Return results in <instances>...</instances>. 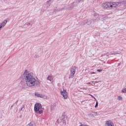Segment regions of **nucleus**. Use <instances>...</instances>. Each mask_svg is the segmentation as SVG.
I'll use <instances>...</instances> for the list:
<instances>
[{"label":"nucleus","mask_w":126,"mask_h":126,"mask_svg":"<svg viewBox=\"0 0 126 126\" xmlns=\"http://www.w3.org/2000/svg\"><path fill=\"white\" fill-rule=\"evenodd\" d=\"M23 78L25 79L26 85L28 87L34 88L40 84V81L36 80L34 77L33 73H30L27 69L25 70L23 75Z\"/></svg>","instance_id":"nucleus-1"},{"label":"nucleus","mask_w":126,"mask_h":126,"mask_svg":"<svg viewBox=\"0 0 126 126\" xmlns=\"http://www.w3.org/2000/svg\"><path fill=\"white\" fill-rule=\"evenodd\" d=\"M111 5L112 9L123 6V9H125V8H126V0L120 2H111Z\"/></svg>","instance_id":"nucleus-2"},{"label":"nucleus","mask_w":126,"mask_h":126,"mask_svg":"<svg viewBox=\"0 0 126 126\" xmlns=\"http://www.w3.org/2000/svg\"><path fill=\"white\" fill-rule=\"evenodd\" d=\"M101 6L102 8L104 9H107V10H110V9H112V2L104 3L102 4Z\"/></svg>","instance_id":"nucleus-3"},{"label":"nucleus","mask_w":126,"mask_h":126,"mask_svg":"<svg viewBox=\"0 0 126 126\" xmlns=\"http://www.w3.org/2000/svg\"><path fill=\"white\" fill-rule=\"evenodd\" d=\"M70 72L69 75V78H73L74 77V74H75V70H76V66H74L71 67L70 69Z\"/></svg>","instance_id":"nucleus-4"},{"label":"nucleus","mask_w":126,"mask_h":126,"mask_svg":"<svg viewBox=\"0 0 126 126\" xmlns=\"http://www.w3.org/2000/svg\"><path fill=\"white\" fill-rule=\"evenodd\" d=\"M42 109V104L41 103H37L34 105V111L35 113H38L39 110Z\"/></svg>","instance_id":"nucleus-5"},{"label":"nucleus","mask_w":126,"mask_h":126,"mask_svg":"<svg viewBox=\"0 0 126 126\" xmlns=\"http://www.w3.org/2000/svg\"><path fill=\"white\" fill-rule=\"evenodd\" d=\"M59 122H60L62 125L63 126H65L66 125V122H65V119H64V117L62 116L61 118L58 119Z\"/></svg>","instance_id":"nucleus-6"},{"label":"nucleus","mask_w":126,"mask_h":126,"mask_svg":"<svg viewBox=\"0 0 126 126\" xmlns=\"http://www.w3.org/2000/svg\"><path fill=\"white\" fill-rule=\"evenodd\" d=\"M61 94L63 97L64 99H67V92H66L65 90H63V91H61Z\"/></svg>","instance_id":"nucleus-7"},{"label":"nucleus","mask_w":126,"mask_h":126,"mask_svg":"<svg viewBox=\"0 0 126 126\" xmlns=\"http://www.w3.org/2000/svg\"><path fill=\"white\" fill-rule=\"evenodd\" d=\"M6 23H7V20H4L2 23H0V28H3Z\"/></svg>","instance_id":"nucleus-8"},{"label":"nucleus","mask_w":126,"mask_h":126,"mask_svg":"<svg viewBox=\"0 0 126 126\" xmlns=\"http://www.w3.org/2000/svg\"><path fill=\"white\" fill-rule=\"evenodd\" d=\"M35 95L36 97H39L40 98H44V99H47V96L46 95H44L38 93H35Z\"/></svg>","instance_id":"nucleus-9"},{"label":"nucleus","mask_w":126,"mask_h":126,"mask_svg":"<svg viewBox=\"0 0 126 126\" xmlns=\"http://www.w3.org/2000/svg\"><path fill=\"white\" fill-rule=\"evenodd\" d=\"M51 1H52V0H49L46 2V6H47V7H50V6H51Z\"/></svg>","instance_id":"nucleus-10"},{"label":"nucleus","mask_w":126,"mask_h":126,"mask_svg":"<svg viewBox=\"0 0 126 126\" xmlns=\"http://www.w3.org/2000/svg\"><path fill=\"white\" fill-rule=\"evenodd\" d=\"M112 123H113V122H112V121L111 120H109V121L106 122L105 125L107 126H110Z\"/></svg>","instance_id":"nucleus-11"},{"label":"nucleus","mask_w":126,"mask_h":126,"mask_svg":"<svg viewBox=\"0 0 126 126\" xmlns=\"http://www.w3.org/2000/svg\"><path fill=\"white\" fill-rule=\"evenodd\" d=\"M47 80H49V81H53V75H50L47 77Z\"/></svg>","instance_id":"nucleus-12"},{"label":"nucleus","mask_w":126,"mask_h":126,"mask_svg":"<svg viewBox=\"0 0 126 126\" xmlns=\"http://www.w3.org/2000/svg\"><path fill=\"white\" fill-rule=\"evenodd\" d=\"M111 55H119V54H121V53L114 51V52H111Z\"/></svg>","instance_id":"nucleus-13"},{"label":"nucleus","mask_w":126,"mask_h":126,"mask_svg":"<svg viewBox=\"0 0 126 126\" xmlns=\"http://www.w3.org/2000/svg\"><path fill=\"white\" fill-rule=\"evenodd\" d=\"M29 25H28V23H26L24 26H23V28H27V27H28Z\"/></svg>","instance_id":"nucleus-14"},{"label":"nucleus","mask_w":126,"mask_h":126,"mask_svg":"<svg viewBox=\"0 0 126 126\" xmlns=\"http://www.w3.org/2000/svg\"><path fill=\"white\" fill-rule=\"evenodd\" d=\"M88 117H90V118H92V117H94V115L92 113L88 114Z\"/></svg>","instance_id":"nucleus-15"},{"label":"nucleus","mask_w":126,"mask_h":126,"mask_svg":"<svg viewBox=\"0 0 126 126\" xmlns=\"http://www.w3.org/2000/svg\"><path fill=\"white\" fill-rule=\"evenodd\" d=\"M48 8H49L47 7V6H46V5H45V6H43L42 7V9H43V10H47V9H48Z\"/></svg>","instance_id":"nucleus-16"},{"label":"nucleus","mask_w":126,"mask_h":126,"mask_svg":"<svg viewBox=\"0 0 126 126\" xmlns=\"http://www.w3.org/2000/svg\"><path fill=\"white\" fill-rule=\"evenodd\" d=\"M27 126H35L33 125V123H32V122H31Z\"/></svg>","instance_id":"nucleus-17"},{"label":"nucleus","mask_w":126,"mask_h":126,"mask_svg":"<svg viewBox=\"0 0 126 126\" xmlns=\"http://www.w3.org/2000/svg\"><path fill=\"white\" fill-rule=\"evenodd\" d=\"M36 113H37L38 114H43V110H38V111Z\"/></svg>","instance_id":"nucleus-18"},{"label":"nucleus","mask_w":126,"mask_h":126,"mask_svg":"<svg viewBox=\"0 0 126 126\" xmlns=\"http://www.w3.org/2000/svg\"><path fill=\"white\" fill-rule=\"evenodd\" d=\"M93 114L94 115V117L95 116H98V114H97V112H93Z\"/></svg>","instance_id":"nucleus-19"},{"label":"nucleus","mask_w":126,"mask_h":126,"mask_svg":"<svg viewBox=\"0 0 126 126\" xmlns=\"http://www.w3.org/2000/svg\"><path fill=\"white\" fill-rule=\"evenodd\" d=\"M63 10H64V8H60L59 10V11H63Z\"/></svg>","instance_id":"nucleus-20"},{"label":"nucleus","mask_w":126,"mask_h":126,"mask_svg":"<svg viewBox=\"0 0 126 126\" xmlns=\"http://www.w3.org/2000/svg\"><path fill=\"white\" fill-rule=\"evenodd\" d=\"M85 23H87V24H88V25L91 24V22L89 23V20H88V22L86 21V22H85Z\"/></svg>","instance_id":"nucleus-21"},{"label":"nucleus","mask_w":126,"mask_h":126,"mask_svg":"<svg viewBox=\"0 0 126 126\" xmlns=\"http://www.w3.org/2000/svg\"><path fill=\"white\" fill-rule=\"evenodd\" d=\"M122 99L123 98L121 96L118 97V100H122Z\"/></svg>","instance_id":"nucleus-22"},{"label":"nucleus","mask_w":126,"mask_h":126,"mask_svg":"<svg viewBox=\"0 0 126 126\" xmlns=\"http://www.w3.org/2000/svg\"><path fill=\"white\" fill-rule=\"evenodd\" d=\"M34 58L35 59H38L39 58V55H34Z\"/></svg>","instance_id":"nucleus-23"},{"label":"nucleus","mask_w":126,"mask_h":126,"mask_svg":"<svg viewBox=\"0 0 126 126\" xmlns=\"http://www.w3.org/2000/svg\"><path fill=\"white\" fill-rule=\"evenodd\" d=\"M98 101H96V104H95V108H97V107H98Z\"/></svg>","instance_id":"nucleus-24"},{"label":"nucleus","mask_w":126,"mask_h":126,"mask_svg":"<svg viewBox=\"0 0 126 126\" xmlns=\"http://www.w3.org/2000/svg\"><path fill=\"white\" fill-rule=\"evenodd\" d=\"M90 95L91 96V97H92V98L94 99V100H96V98H95V97H94V96L92 95V94H90Z\"/></svg>","instance_id":"nucleus-25"},{"label":"nucleus","mask_w":126,"mask_h":126,"mask_svg":"<svg viewBox=\"0 0 126 126\" xmlns=\"http://www.w3.org/2000/svg\"><path fill=\"white\" fill-rule=\"evenodd\" d=\"M28 24L29 26V25L30 26H32V23H31V22L28 23Z\"/></svg>","instance_id":"nucleus-26"},{"label":"nucleus","mask_w":126,"mask_h":126,"mask_svg":"<svg viewBox=\"0 0 126 126\" xmlns=\"http://www.w3.org/2000/svg\"><path fill=\"white\" fill-rule=\"evenodd\" d=\"M91 82L92 84L93 83L94 85H95V84L96 83V82H95V81H91Z\"/></svg>","instance_id":"nucleus-27"},{"label":"nucleus","mask_w":126,"mask_h":126,"mask_svg":"<svg viewBox=\"0 0 126 126\" xmlns=\"http://www.w3.org/2000/svg\"><path fill=\"white\" fill-rule=\"evenodd\" d=\"M102 69H97V71H98V72H101V71H102Z\"/></svg>","instance_id":"nucleus-28"},{"label":"nucleus","mask_w":126,"mask_h":126,"mask_svg":"<svg viewBox=\"0 0 126 126\" xmlns=\"http://www.w3.org/2000/svg\"><path fill=\"white\" fill-rule=\"evenodd\" d=\"M30 22H31V23L32 24V25H33V24L34 23V21L33 20H32V21H31Z\"/></svg>","instance_id":"nucleus-29"},{"label":"nucleus","mask_w":126,"mask_h":126,"mask_svg":"<svg viewBox=\"0 0 126 126\" xmlns=\"http://www.w3.org/2000/svg\"><path fill=\"white\" fill-rule=\"evenodd\" d=\"M87 84H91V85H92L91 82L87 83Z\"/></svg>","instance_id":"nucleus-30"},{"label":"nucleus","mask_w":126,"mask_h":126,"mask_svg":"<svg viewBox=\"0 0 126 126\" xmlns=\"http://www.w3.org/2000/svg\"><path fill=\"white\" fill-rule=\"evenodd\" d=\"M109 126H114V123H112Z\"/></svg>","instance_id":"nucleus-31"},{"label":"nucleus","mask_w":126,"mask_h":126,"mask_svg":"<svg viewBox=\"0 0 126 126\" xmlns=\"http://www.w3.org/2000/svg\"><path fill=\"white\" fill-rule=\"evenodd\" d=\"M96 20H97V21L99 20V18L98 17H96Z\"/></svg>","instance_id":"nucleus-32"},{"label":"nucleus","mask_w":126,"mask_h":126,"mask_svg":"<svg viewBox=\"0 0 126 126\" xmlns=\"http://www.w3.org/2000/svg\"><path fill=\"white\" fill-rule=\"evenodd\" d=\"M17 103H18V100H17V101L15 102V104H17Z\"/></svg>","instance_id":"nucleus-33"},{"label":"nucleus","mask_w":126,"mask_h":126,"mask_svg":"<svg viewBox=\"0 0 126 126\" xmlns=\"http://www.w3.org/2000/svg\"><path fill=\"white\" fill-rule=\"evenodd\" d=\"M91 73H92V74H95V72H92Z\"/></svg>","instance_id":"nucleus-34"},{"label":"nucleus","mask_w":126,"mask_h":126,"mask_svg":"<svg viewBox=\"0 0 126 126\" xmlns=\"http://www.w3.org/2000/svg\"><path fill=\"white\" fill-rule=\"evenodd\" d=\"M12 107H13V105H12L11 107H10V109H12Z\"/></svg>","instance_id":"nucleus-35"},{"label":"nucleus","mask_w":126,"mask_h":126,"mask_svg":"<svg viewBox=\"0 0 126 126\" xmlns=\"http://www.w3.org/2000/svg\"><path fill=\"white\" fill-rule=\"evenodd\" d=\"M104 56H105V55H102L101 56V57H104Z\"/></svg>","instance_id":"nucleus-36"},{"label":"nucleus","mask_w":126,"mask_h":126,"mask_svg":"<svg viewBox=\"0 0 126 126\" xmlns=\"http://www.w3.org/2000/svg\"><path fill=\"white\" fill-rule=\"evenodd\" d=\"M118 65H121V63H119Z\"/></svg>","instance_id":"nucleus-37"},{"label":"nucleus","mask_w":126,"mask_h":126,"mask_svg":"<svg viewBox=\"0 0 126 126\" xmlns=\"http://www.w3.org/2000/svg\"><path fill=\"white\" fill-rule=\"evenodd\" d=\"M51 109H53V106L52 105L51 106Z\"/></svg>","instance_id":"nucleus-38"},{"label":"nucleus","mask_w":126,"mask_h":126,"mask_svg":"<svg viewBox=\"0 0 126 126\" xmlns=\"http://www.w3.org/2000/svg\"><path fill=\"white\" fill-rule=\"evenodd\" d=\"M97 16H99V15H98V14H97Z\"/></svg>","instance_id":"nucleus-39"},{"label":"nucleus","mask_w":126,"mask_h":126,"mask_svg":"<svg viewBox=\"0 0 126 126\" xmlns=\"http://www.w3.org/2000/svg\"><path fill=\"white\" fill-rule=\"evenodd\" d=\"M1 29V28H0V31Z\"/></svg>","instance_id":"nucleus-40"},{"label":"nucleus","mask_w":126,"mask_h":126,"mask_svg":"<svg viewBox=\"0 0 126 126\" xmlns=\"http://www.w3.org/2000/svg\"><path fill=\"white\" fill-rule=\"evenodd\" d=\"M85 100H83V101H82V102H84Z\"/></svg>","instance_id":"nucleus-41"},{"label":"nucleus","mask_w":126,"mask_h":126,"mask_svg":"<svg viewBox=\"0 0 126 126\" xmlns=\"http://www.w3.org/2000/svg\"><path fill=\"white\" fill-rule=\"evenodd\" d=\"M22 109H23V108H22L21 110H22Z\"/></svg>","instance_id":"nucleus-42"},{"label":"nucleus","mask_w":126,"mask_h":126,"mask_svg":"<svg viewBox=\"0 0 126 126\" xmlns=\"http://www.w3.org/2000/svg\"><path fill=\"white\" fill-rule=\"evenodd\" d=\"M104 63H105V62H104Z\"/></svg>","instance_id":"nucleus-43"},{"label":"nucleus","mask_w":126,"mask_h":126,"mask_svg":"<svg viewBox=\"0 0 126 126\" xmlns=\"http://www.w3.org/2000/svg\"><path fill=\"white\" fill-rule=\"evenodd\" d=\"M125 114H126V113H125Z\"/></svg>","instance_id":"nucleus-44"}]
</instances>
